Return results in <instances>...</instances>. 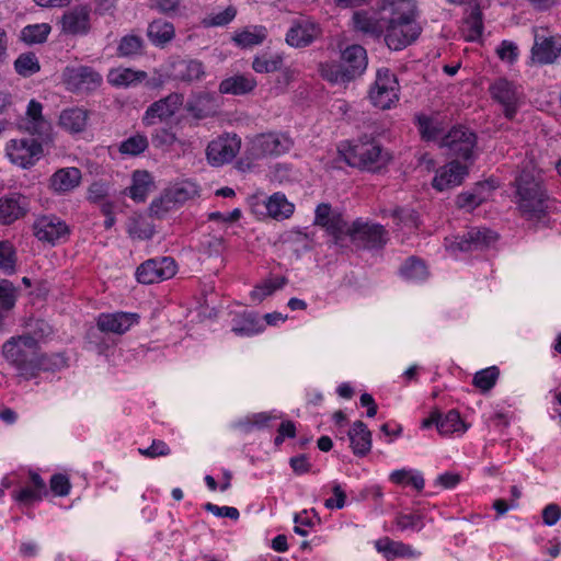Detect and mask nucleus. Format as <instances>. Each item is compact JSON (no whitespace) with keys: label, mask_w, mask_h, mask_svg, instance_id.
Returning a JSON list of instances; mask_svg holds the SVG:
<instances>
[{"label":"nucleus","mask_w":561,"mask_h":561,"mask_svg":"<svg viewBox=\"0 0 561 561\" xmlns=\"http://www.w3.org/2000/svg\"><path fill=\"white\" fill-rule=\"evenodd\" d=\"M377 14L386 30L385 42L391 50H402L414 43L422 33L415 0H380Z\"/></svg>","instance_id":"f257e3e1"},{"label":"nucleus","mask_w":561,"mask_h":561,"mask_svg":"<svg viewBox=\"0 0 561 561\" xmlns=\"http://www.w3.org/2000/svg\"><path fill=\"white\" fill-rule=\"evenodd\" d=\"M515 204L526 221L548 227L553 199L550 197L545 180L535 169H523L514 180Z\"/></svg>","instance_id":"f03ea898"},{"label":"nucleus","mask_w":561,"mask_h":561,"mask_svg":"<svg viewBox=\"0 0 561 561\" xmlns=\"http://www.w3.org/2000/svg\"><path fill=\"white\" fill-rule=\"evenodd\" d=\"M4 359L26 379L35 378L41 371H54L64 365L60 355H46L30 333L10 337L1 350Z\"/></svg>","instance_id":"7ed1b4c3"},{"label":"nucleus","mask_w":561,"mask_h":561,"mask_svg":"<svg viewBox=\"0 0 561 561\" xmlns=\"http://www.w3.org/2000/svg\"><path fill=\"white\" fill-rule=\"evenodd\" d=\"M291 139L284 134L266 133L250 138L247 142L243 157L238 161L240 170H250L257 160L270 156H280L290 150Z\"/></svg>","instance_id":"20e7f679"},{"label":"nucleus","mask_w":561,"mask_h":561,"mask_svg":"<svg viewBox=\"0 0 561 561\" xmlns=\"http://www.w3.org/2000/svg\"><path fill=\"white\" fill-rule=\"evenodd\" d=\"M478 137L470 128L457 125L451 127L438 141L439 148L455 161H463L465 164L473 163Z\"/></svg>","instance_id":"39448f33"},{"label":"nucleus","mask_w":561,"mask_h":561,"mask_svg":"<svg viewBox=\"0 0 561 561\" xmlns=\"http://www.w3.org/2000/svg\"><path fill=\"white\" fill-rule=\"evenodd\" d=\"M346 163L353 168L376 172L388 162V156L374 139H358L343 151Z\"/></svg>","instance_id":"423d86ee"},{"label":"nucleus","mask_w":561,"mask_h":561,"mask_svg":"<svg viewBox=\"0 0 561 561\" xmlns=\"http://www.w3.org/2000/svg\"><path fill=\"white\" fill-rule=\"evenodd\" d=\"M139 321V314L134 312L101 313L96 320V330L88 333L89 343L94 344L102 353L106 346L102 342V334L106 332L124 334Z\"/></svg>","instance_id":"0eeeda50"},{"label":"nucleus","mask_w":561,"mask_h":561,"mask_svg":"<svg viewBox=\"0 0 561 561\" xmlns=\"http://www.w3.org/2000/svg\"><path fill=\"white\" fill-rule=\"evenodd\" d=\"M491 99L502 106L504 117L513 121L523 103L522 88L504 77L495 79L488 89Z\"/></svg>","instance_id":"6e6552de"},{"label":"nucleus","mask_w":561,"mask_h":561,"mask_svg":"<svg viewBox=\"0 0 561 561\" xmlns=\"http://www.w3.org/2000/svg\"><path fill=\"white\" fill-rule=\"evenodd\" d=\"M399 82L388 68L377 70L374 84L369 89L371 104L380 110H389L399 101Z\"/></svg>","instance_id":"1a4fd4ad"},{"label":"nucleus","mask_w":561,"mask_h":561,"mask_svg":"<svg viewBox=\"0 0 561 561\" xmlns=\"http://www.w3.org/2000/svg\"><path fill=\"white\" fill-rule=\"evenodd\" d=\"M347 236L355 244L366 250H381L389 240L388 231L382 225L364 221L360 218L352 222Z\"/></svg>","instance_id":"9d476101"},{"label":"nucleus","mask_w":561,"mask_h":561,"mask_svg":"<svg viewBox=\"0 0 561 561\" xmlns=\"http://www.w3.org/2000/svg\"><path fill=\"white\" fill-rule=\"evenodd\" d=\"M199 193L201 187L196 182L191 180L181 181L168 188L159 199L152 201L150 211L157 217H161L170 210L171 205H183L198 197Z\"/></svg>","instance_id":"9b49d317"},{"label":"nucleus","mask_w":561,"mask_h":561,"mask_svg":"<svg viewBox=\"0 0 561 561\" xmlns=\"http://www.w3.org/2000/svg\"><path fill=\"white\" fill-rule=\"evenodd\" d=\"M102 82V76L90 66H68L62 71V83L76 94L94 92Z\"/></svg>","instance_id":"f8f14e48"},{"label":"nucleus","mask_w":561,"mask_h":561,"mask_svg":"<svg viewBox=\"0 0 561 561\" xmlns=\"http://www.w3.org/2000/svg\"><path fill=\"white\" fill-rule=\"evenodd\" d=\"M499 234L485 227H472L462 234L454 236L448 242L450 251L471 252L484 250L496 242Z\"/></svg>","instance_id":"ddd939ff"},{"label":"nucleus","mask_w":561,"mask_h":561,"mask_svg":"<svg viewBox=\"0 0 561 561\" xmlns=\"http://www.w3.org/2000/svg\"><path fill=\"white\" fill-rule=\"evenodd\" d=\"M32 230L38 241L51 245L66 242L70 236L69 226L56 215L37 217L32 225Z\"/></svg>","instance_id":"4468645a"},{"label":"nucleus","mask_w":561,"mask_h":561,"mask_svg":"<svg viewBox=\"0 0 561 561\" xmlns=\"http://www.w3.org/2000/svg\"><path fill=\"white\" fill-rule=\"evenodd\" d=\"M241 138L237 134L224 133L208 142L206 159L211 167L230 163L239 153Z\"/></svg>","instance_id":"2eb2a0df"},{"label":"nucleus","mask_w":561,"mask_h":561,"mask_svg":"<svg viewBox=\"0 0 561 561\" xmlns=\"http://www.w3.org/2000/svg\"><path fill=\"white\" fill-rule=\"evenodd\" d=\"M43 146L34 138L11 139L5 146V154L11 163L28 169L43 156Z\"/></svg>","instance_id":"dca6fc26"},{"label":"nucleus","mask_w":561,"mask_h":561,"mask_svg":"<svg viewBox=\"0 0 561 561\" xmlns=\"http://www.w3.org/2000/svg\"><path fill=\"white\" fill-rule=\"evenodd\" d=\"M176 262L171 256L149 259L136 270V278L141 284H154L172 278L176 274Z\"/></svg>","instance_id":"f3484780"},{"label":"nucleus","mask_w":561,"mask_h":561,"mask_svg":"<svg viewBox=\"0 0 561 561\" xmlns=\"http://www.w3.org/2000/svg\"><path fill=\"white\" fill-rule=\"evenodd\" d=\"M322 35V28L318 22L308 16H301L291 21L286 33V43L294 48L310 46Z\"/></svg>","instance_id":"a211bd4d"},{"label":"nucleus","mask_w":561,"mask_h":561,"mask_svg":"<svg viewBox=\"0 0 561 561\" xmlns=\"http://www.w3.org/2000/svg\"><path fill=\"white\" fill-rule=\"evenodd\" d=\"M91 9L88 4L76 5L66 10L58 20L62 34L71 36H84L91 30Z\"/></svg>","instance_id":"6ab92c4d"},{"label":"nucleus","mask_w":561,"mask_h":561,"mask_svg":"<svg viewBox=\"0 0 561 561\" xmlns=\"http://www.w3.org/2000/svg\"><path fill=\"white\" fill-rule=\"evenodd\" d=\"M184 96L181 93H170L148 106L142 117L147 126L153 125L157 121H165L172 117L183 105Z\"/></svg>","instance_id":"aec40b11"},{"label":"nucleus","mask_w":561,"mask_h":561,"mask_svg":"<svg viewBox=\"0 0 561 561\" xmlns=\"http://www.w3.org/2000/svg\"><path fill=\"white\" fill-rule=\"evenodd\" d=\"M30 210V201L20 193H9L0 197V222L11 225L23 218Z\"/></svg>","instance_id":"412c9836"},{"label":"nucleus","mask_w":561,"mask_h":561,"mask_svg":"<svg viewBox=\"0 0 561 561\" xmlns=\"http://www.w3.org/2000/svg\"><path fill=\"white\" fill-rule=\"evenodd\" d=\"M468 172L467 164L451 160L436 171L432 185L439 192L458 186L468 175Z\"/></svg>","instance_id":"4be33fe9"},{"label":"nucleus","mask_w":561,"mask_h":561,"mask_svg":"<svg viewBox=\"0 0 561 561\" xmlns=\"http://www.w3.org/2000/svg\"><path fill=\"white\" fill-rule=\"evenodd\" d=\"M561 55V36L540 37L535 34L531 58L540 65L553 64Z\"/></svg>","instance_id":"5701e85b"},{"label":"nucleus","mask_w":561,"mask_h":561,"mask_svg":"<svg viewBox=\"0 0 561 561\" xmlns=\"http://www.w3.org/2000/svg\"><path fill=\"white\" fill-rule=\"evenodd\" d=\"M341 62L345 71L353 80L360 77L367 68V53L360 45H351L346 47L341 55Z\"/></svg>","instance_id":"b1692460"},{"label":"nucleus","mask_w":561,"mask_h":561,"mask_svg":"<svg viewBox=\"0 0 561 561\" xmlns=\"http://www.w3.org/2000/svg\"><path fill=\"white\" fill-rule=\"evenodd\" d=\"M374 546L377 552L382 554L387 561H393L398 558H417L421 556V552L413 549L410 545L392 540L389 537L377 539Z\"/></svg>","instance_id":"393cba45"},{"label":"nucleus","mask_w":561,"mask_h":561,"mask_svg":"<svg viewBox=\"0 0 561 561\" xmlns=\"http://www.w3.org/2000/svg\"><path fill=\"white\" fill-rule=\"evenodd\" d=\"M90 118V112L83 107L73 106L65 108L59 114V126L71 135L85 130Z\"/></svg>","instance_id":"a878e982"},{"label":"nucleus","mask_w":561,"mask_h":561,"mask_svg":"<svg viewBox=\"0 0 561 561\" xmlns=\"http://www.w3.org/2000/svg\"><path fill=\"white\" fill-rule=\"evenodd\" d=\"M265 324L261 321L257 313L253 311H243L237 313L232 319L231 331L238 336H252L262 333Z\"/></svg>","instance_id":"bb28decb"},{"label":"nucleus","mask_w":561,"mask_h":561,"mask_svg":"<svg viewBox=\"0 0 561 561\" xmlns=\"http://www.w3.org/2000/svg\"><path fill=\"white\" fill-rule=\"evenodd\" d=\"M256 85L257 82L253 75L242 73L221 80L218 90L221 94L245 95L251 93Z\"/></svg>","instance_id":"cd10ccee"},{"label":"nucleus","mask_w":561,"mask_h":561,"mask_svg":"<svg viewBox=\"0 0 561 561\" xmlns=\"http://www.w3.org/2000/svg\"><path fill=\"white\" fill-rule=\"evenodd\" d=\"M347 435L355 456L365 457L370 451L371 432L363 421L354 422Z\"/></svg>","instance_id":"c85d7f7f"},{"label":"nucleus","mask_w":561,"mask_h":561,"mask_svg":"<svg viewBox=\"0 0 561 561\" xmlns=\"http://www.w3.org/2000/svg\"><path fill=\"white\" fill-rule=\"evenodd\" d=\"M148 77L144 70H134L131 68L117 67L107 73V82L115 88L136 87Z\"/></svg>","instance_id":"c756f323"},{"label":"nucleus","mask_w":561,"mask_h":561,"mask_svg":"<svg viewBox=\"0 0 561 561\" xmlns=\"http://www.w3.org/2000/svg\"><path fill=\"white\" fill-rule=\"evenodd\" d=\"M353 23L354 28L363 34H367L373 37H379L382 34L386 35V30L380 15L376 18L368 11H356L353 14Z\"/></svg>","instance_id":"7c9ffc66"},{"label":"nucleus","mask_w":561,"mask_h":561,"mask_svg":"<svg viewBox=\"0 0 561 561\" xmlns=\"http://www.w3.org/2000/svg\"><path fill=\"white\" fill-rule=\"evenodd\" d=\"M174 78L183 82L201 80L205 76V67L197 59H180L172 65Z\"/></svg>","instance_id":"2f4dec72"},{"label":"nucleus","mask_w":561,"mask_h":561,"mask_svg":"<svg viewBox=\"0 0 561 561\" xmlns=\"http://www.w3.org/2000/svg\"><path fill=\"white\" fill-rule=\"evenodd\" d=\"M152 184V176L148 171L136 170L131 175V185L125 190V194L136 203H144Z\"/></svg>","instance_id":"473e14b6"},{"label":"nucleus","mask_w":561,"mask_h":561,"mask_svg":"<svg viewBox=\"0 0 561 561\" xmlns=\"http://www.w3.org/2000/svg\"><path fill=\"white\" fill-rule=\"evenodd\" d=\"M43 105L36 100H31L27 104L26 115L27 124L26 129L32 135L45 137L49 135L50 124L42 115Z\"/></svg>","instance_id":"72a5a7b5"},{"label":"nucleus","mask_w":561,"mask_h":561,"mask_svg":"<svg viewBox=\"0 0 561 561\" xmlns=\"http://www.w3.org/2000/svg\"><path fill=\"white\" fill-rule=\"evenodd\" d=\"M81 181L78 168H65L56 171L50 178V187L57 193H67L76 188Z\"/></svg>","instance_id":"f704fd0d"},{"label":"nucleus","mask_w":561,"mask_h":561,"mask_svg":"<svg viewBox=\"0 0 561 561\" xmlns=\"http://www.w3.org/2000/svg\"><path fill=\"white\" fill-rule=\"evenodd\" d=\"M185 110L196 119H204L216 114V104L209 93H199L190 99L185 104Z\"/></svg>","instance_id":"c9c22d12"},{"label":"nucleus","mask_w":561,"mask_h":561,"mask_svg":"<svg viewBox=\"0 0 561 561\" xmlns=\"http://www.w3.org/2000/svg\"><path fill=\"white\" fill-rule=\"evenodd\" d=\"M147 36L154 46L164 47L174 38L175 28L171 22L153 20L148 25Z\"/></svg>","instance_id":"e433bc0d"},{"label":"nucleus","mask_w":561,"mask_h":561,"mask_svg":"<svg viewBox=\"0 0 561 561\" xmlns=\"http://www.w3.org/2000/svg\"><path fill=\"white\" fill-rule=\"evenodd\" d=\"M265 208L268 216L276 220L288 219L295 211V205L280 192H276L267 198Z\"/></svg>","instance_id":"4c0bfd02"},{"label":"nucleus","mask_w":561,"mask_h":561,"mask_svg":"<svg viewBox=\"0 0 561 561\" xmlns=\"http://www.w3.org/2000/svg\"><path fill=\"white\" fill-rule=\"evenodd\" d=\"M385 215L390 216L398 228L407 229L409 232L417 231L421 225L419 213L412 208L396 207L385 210Z\"/></svg>","instance_id":"58836bf2"},{"label":"nucleus","mask_w":561,"mask_h":561,"mask_svg":"<svg viewBox=\"0 0 561 561\" xmlns=\"http://www.w3.org/2000/svg\"><path fill=\"white\" fill-rule=\"evenodd\" d=\"M393 525L402 533H419L425 526L424 515L419 511H401L394 515Z\"/></svg>","instance_id":"ea45409f"},{"label":"nucleus","mask_w":561,"mask_h":561,"mask_svg":"<svg viewBox=\"0 0 561 561\" xmlns=\"http://www.w3.org/2000/svg\"><path fill=\"white\" fill-rule=\"evenodd\" d=\"M415 124L420 131L421 138L425 141H436L444 136L442 123L425 114L415 115Z\"/></svg>","instance_id":"a19ab883"},{"label":"nucleus","mask_w":561,"mask_h":561,"mask_svg":"<svg viewBox=\"0 0 561 561\" xmlns=\"http://www.w3.org/2000/svg\"><path fill=\"white\" fill-rule=\"evenodd\" d=\"M468 430L457 410H449L446 414L439 412L438 433L440 435H451L454 433H465Z\"/></svg>","instance_id":"79ce46f5"},{"label":"nucleus","mask_w":561,"mask_h":561,"mask_svg":"<svg viewBox=\"0 0 561 561\" xmlns=\"http://www.w3.org/2000/svg\"><path fill=\"white\" fill-rule=\"evenodd\" d=\"M400 275L409 282H423L427 278L428 271L423 260L410 256L401 265Z\"/></svg>","instance_id":"37998d69"},{"label":"nucleus","mask_w":561,"mask_h":561,"mask_svg":"<svg viewBox=\"0 0 561 561\" xmlns=\"http://www.w3.org/2000/svg\"><path fill=\"white\" fill-rule=\"evenodd\" d=\"M390 481L398 485H411L417 492H421L424 489L425 481L424 477L420 471L412 469H398L390 473Z\"/></svg>","instance_id":"c03bdc74"},{"label":"nucleus","mask_w":561,"mask_h":561,"mask_svg":"<svg viewBox=\"0 0 561 561\" xmlns=\"http://www.w3.org/2000/svg\"><path fill=\"white\" fill-rule=\"evenodd\" d=\"M319 71L321 77L331 83H347L353 81L341 61L321 62Z\"/></svg>","instance_id":"a18cd8bd"},{"label":"nucleus","mask_w":561,"mask_h":561,"mask_svg":"<svg viewBox=\"0 0 561 561\" xmlns=\"http://www.w3.org/2000/svg\"><path fill=\"white\" fill-rule=\"evenodd\" d=\"M288 279L285 276H277L264 279L262 283L254 286L250 296L253 301H263L266 297L271 296L277 289H282Z\"/></svg>","instance_id":"49530a36"},{"label":"nucleus","mask_w":561,"mask_h":561,"mask_svg":"<svg viewBox=\"0 0 561 561\" xmlns=\"http://www.w3.org/2000/svg\"><path fill=\"white\" fill-rule=\"evenodd\" d=\"M145 43L142 37L135 34H127L118 42L116 54L118 57H136L144 53Z\"/></svg>","instance_id":"de8ad7c7"},{"label":"nucleus","mask_w":561,"mask_h":561,"mask_svg":"<svg viewBox=\"0 0 561 561\" xmlns=\"http://www.w3.org/2000/svg\"><path fill=\"white\" fill-rule=\"evenodd\" d=\"M50 31L51 26L48 23L30 24L22 28L21 39L28 45L43 44Z\"/></svg>","instance_id":"09e8293b"},{"label":"nucleus","mask_w":561,"mask_h":561,"mask_svg":"<svg viewBox=\"0 0 561 561\" xmlns=\"http://www.w3.org/2000/svg\"><path fill=\"white\" fill-rule=\"evenodd\" d=\"M266 28L264 26H255L253 30L245 28L237 33L233 37L234 43L242 48H251L262 44L266 38Z\"/></svg>","instance_id":"8fccbe9b"},{"label":"nucleus","mask_w":561,"mask_h":561,"mask_svg":"<svg viewBox=\"0 0 561 561\" xmlns=\"http://www.w3.org/2000/svg\"><path fill=\"white\" fill-rule=\"evenodd\" d=\"M284 59L280 55L263 54L255 56L252 61V69L257 73H271L282 69Z\"/></svg>","instance_id":"3c124183"},{"label":"nucleus","mask_w":561,"mask_h":561,"mask_svg":"<svg viewBox=\"0 0 561 561\" xmlns=\"http://www.w3.org/2000/svg\"><path fill=\"white\" fill-rule=\"evenodd\" d=\"M15 71L24 77H31L41 70L36 55L32 51L21 54L14 61Z\"/></svg>","instance_id":"603ef678"},{"label":"nucleus","mask_w":561,"mask_h":561,"mask_svg":"<svg viewBox=\"0 0 561 561\" xmlns=\"http://www.w3.org/2000/svg\"><path fill=\"white\" fill-rule=\"evenodd\" d=\"M500 370L496 366H491L477 371L472 379V385L482 392L490 391L496 383Z\"/></svg>","instance_id":"864d4df0"},{"label":"nucleus","mask_w":561,"mask_h":561,"mask_svg":"<svg viewBox=\"0 0 561 561\" xmlns=\"http://www.w3.org/2000/svg\"><path fill=\"white\" fill-rule=\"evenodd\" d=\"M482 188L483 184H478L472 191L460 193L456 198V205L467 210L476 209L485 201V197L480 193Z\"/></svg>","instance_id":"5fc2aeb1"},{"label":"nucleus","mask_w":561,"mask_h":561,"mask_svg":"<svg viewBox=\"0 0 561 561\" xmlns=\"http://www.w3.org/2000/svg\"><path fill=\"white\" fill-rule=\"evenodd\" d=\"M148 139L145 135L137 134L125 139L119 145V152L127 156H138L148 148Z\"/></svg>","instance_id":"6e6d98bb"},{"label":"nucleus","mask_w":561,"mask_h":561,"mask_svg":"<svg viewBox=\"0 0 561 561\" xmlns=\"http://www.w3.org/2000/svg\"><path fill=\"white\" fill-rule=\"evenodd\" d=\"M465 25L467 27V39L468 41H478L483 33V21L482 13L478 7L473 8L465 20Z\"/></svg>","instance_id":"4d7b16f0"},{"label":"nucleus","mask_w":561,"mask_h":561,"mask_svg":"<svg viewBox=\"0 0 561 561\" xmlns=\"http://www.w3.org/2000/svg\"><path fill=\"white\" fill-rule=\"evenodd\" d=\"M154 232V227L144 218H133L128 224V234L133 239L149 240Z\"/></svg>","instance_id":"13d9d810"},{"label":"nucleus","mask_w":561,"mask_h":561,"mask_svg":"<svg viewBox=\"0 0 561 561\" xmlns=\"http://www.w3.org/2000/svg\"><path fill=\"white\" fill-rule=\"evenodd\" d=\"M16 255L13 245L8 241H0V268L8 275L15 272Z\"/></svg>","instance_id":"bf43d9fd"},{"label":"nucleus","mask_w":561,"mask_h":561,"mask_svg":"<svg viewBox=\"0 0 561 561\" xmlns=\"http://www.w3.org/2000/svg\"><path fill=\"white\" fill-rule=\"evenodd\" d=\"M176 140V135L171 127H159L151 134V142L158 149H169Z\"/></svg>","instance_id":"052dcab7"},{"label":"nucleus","mask_w":561,"mask_h":561,"mask_svg":"<svg viewBox=\"0 0 561 561\" xmlns=\"http://www.w3.org/2000/svg\"><path fill=\"white\" fill-rule=\"evenodd\" d=\"M322 228H324L325 231L334 238L335 243H337L343 236L347 234L350 226L341 214H333Z\"/></svg>","instance_id":"680f3d73"},{"label":"nucleus","mask_w":561,"mask_h":561,"mask_svg":"<svg viewBox=\"0 0 561 561\" xmlns=\"http://www.w3.org/2000/svg\"><path fill=\"white\" fill-rule=\"evenodd\" d=\"M237 15V10L234 7L229 5L225 10L210 13L207 18L204 19L205 26H225L229 24Z\"/></svg>","instance_id":"e2e57ef3"},{"label":"nucleus","mask_w":561,"mask_h":561,"mask_svg":"<svg viewBox=\"0 0 561 561\" xmlns=\"http://www.w3.org/2000/svg\"><path fill=\"white\" fill-rule=\"evenodd\" d=\"M18 299V288L9 279H0V304L13 309Z\"/></svg>","instance_id":"0e129e2a"},{"label":"nucleus","mask_w":561,"mask_h":561,"mask_svg":"<svg viewBox=\"0 0 561 561\" xmlns=\"http://www.w3.org/2000/svg\"><path fill=\"white\" fill-rule=\"evenodd\" d=\"M12 496L20 504L31 505L35 502L42 501L46 495L42 492H38L34 486L30 485L14 491Z\"/></svg>","instance_id":"69168bd1"},{"label":"nucleus","mask_w":561,"mask_h":561,"mask_svg":"<svg viewBox=\"0 0 561 561\" xmlns=\"http://www.w3.org/2000/svg\"><path fill=\"white\" fill-rule=\"evenodd\" d=\"M49 489L55 496H67L71 490L69 478L62 473H55L49 480Z\"/></svg>","instance_id":"338daca9"},{"label":"nucleus","mask_w":561,"mask_h":561,"mask_svg":"<svg viewBox=\"0 0 561 561\" xmlns=\"http://www.w3.org/2000/svg\"><path fill=\"white\" fill-rule=\"evenodd\" d=\"M496 54L502 61L514 64L518 57V47L511 41H502L496 48Z\"/></svg>","instance_id":"774afa93"}]
</instances>
